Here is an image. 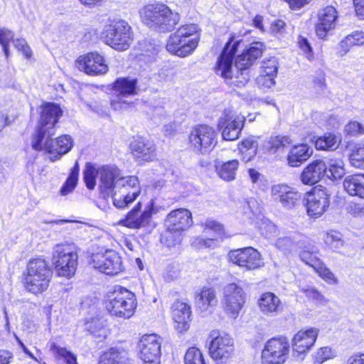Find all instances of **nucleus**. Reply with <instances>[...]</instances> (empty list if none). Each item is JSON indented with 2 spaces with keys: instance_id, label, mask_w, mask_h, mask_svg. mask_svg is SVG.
<instances>
[{
  "instance_id": "nucleus-1",
  "label": "nucleus",
  "mask_w": 364,
  "mask_h": 364,
  "mask_svg": "<svg viewBox=\"0 0 364 364\" xmlns=\"http://www.w3.org/2000/svg\"><path fill=\"white\" fill-rule=\"evenodd\" d=\"M97 176L101 193L111 194L113 205L117 208H128L141 193L136 176H122L120 170L114 166H103L97 169L91 163H87L83 170V179L88 189L95 188Z\"/></svg>"
},
{
  "instance_id": "nucleus-2",
  "label": "nucleus",
  "mask_w": 364,
  "mask_h": 364,
  "mask_svg": "<svg viewBox=\"0 0 364 364\" xmlns=\"http://www.w3.org/2000/svg\"><path fill=\"white\" fill-rule=\"evenodd\" d=\"M240 41V40L235 41L234 36L229 39L218 58L215 67L217 75L225 79L235 77L232 83L239 87L244 86L249 81L250 68L262 55L264 50L262 43H251L241 55L237 57L235 70H233L232 60Z\"/></svg>"
},
{
  "instance_id": "nucleus-3",
  "label": "nucleus",
  "mask_w": 364,
  "mask_h": 364,
  "mask_svg": "<svg viewBox=\"0 0 364 364\" xmlns=\"http://www.w3.org/2000/svg\"><path fill=\"white\" fill-rule=\"evenodd\" d=\"M144 23L159 32H168L175 28L180 21V16L162 3L149 4L140 10Z\"/></svg>"
},
{
  "instance_id": "nucleus-4",
  "label": "nucleus",
  "mask_w": 364,
  "mask_h": 364,
  "mask_svg": "<svg viewBox=\"0 0 364 364\" xmlns=\"http://www.w3.org/2000/svg\"><path fill=\"white\" fill-rule=\"evenodd\" d=\"M52 261L58 276L71 278L75 274L78 263L76 245L69 242L57 244L53 250Z\"/></svg>"
},
{
  "instance_id": "nucleus-5",
  "label": "nucleus",
  "mask_w": 364,
  "mask_h": 364,
  "mask_svg": "<svg viewBox=\"0 0 364 364\" xmlns=\"http://www.w3.org/2000/svg\"><path fill=\"white\" fill-rule=\"evenodd\" d=\"M25 277V287L33 294L44 291L48 287L53 271L48 262L43 258H36L29 261Z\"/></svg>"
},
{
  "instance_id": "nucleus-6",
  "label": "nucleus",
  "mask_w": 364,
  "mask_h": 364,
  "mask_svg": "<svg viewBox=\"0 0 364 364\" xmlns=\"http://www.w3.org/2000/svg\"><path fill=\"white\" fill-rule=\"evenodd\" d=\"M136 305L135 294L122 287H116L106 301V309L109 313L122 318L132 317Z\"/></svg>"
},
{
  "instance_id": "nucleus-7",
  "label": "nucleus",
  "mask_w": 364,
  "mask_h": 364,
  "mask_svg": "<svg viewBox=\"0 0 364 364\" xmlns=\"http://www.w3.org/2000/svg\"><path fill=\"white\" fill-rule=\"evenodd\" d=\"M61 114L62 110L57 104L48 102L41 107L39 126L33 136V149H41V139L46 138V134L48 136L54 134L53 132L54 125L58 122Z\"/></svg>"
},
{
  "instance_id": "nucleus-8",
  "label": "nucleus",
  "mask_w": 364,
  "mask_h": 364,
  "mask_svg": "<svg viewBox=\"0 0 364 364\" xmlns=\"http://www.w3.org/2000/svg\"><path fill=\"white\" fill-rule=\"evenodd\" d=\"M105 42L118 51L127 50L133 41L131 26L124 20L113 21L104 31Z\"/></svg>"
},
{
  "instance_id": "nucleus-9",
  "label": "nucleus",
  "mask_w": 364,
  "mask_h": 364,
  "mask_svg": "<svg viewBox=\"0 0 364 364\" xmlns=\"http://www.w3.org/2000/svg\"><path fill=\"white\" fill-rule=\"evenodd\" d=\"M290 345L287 338L275 337L268 340L262 351L263 364H284L289 358Z\"/></svg>"
},
{
  "instance_id": "nucleus-10",
  "label": "nucleus",
  "mask_w": 364,
  "mask_h": 364,
  "mask_svg": "<svg viewBox=\"0 0 364 364\" xmlns=\"http://www.w3.org/2000/svg\"><path fill=\"white\" fill-rule=\"evenodd\" d=\"M154 213L153 201H151L143 210L142 203L139 201L125 217L119 221V225L134 230L146 228L149 225Z\"/></svg>"
},
{
  "instance_id": "nucleus-11",
  "label": "nucleus",
  "mask_w": 364,
  "mask_h": 364,
  "mask_svg": "<svg viewBox=\"0 0 364 364\" xmlns=\"http://www.w3.org/2000/svg\"><path fill=\"white\" fill-rule=\"evenodd\" d=\"M216 132L208 125L196 127L189 135L191 147L196 152L204 154L213 149L217 143Z\"/></svg>"
},
{
  "instance_id": "nucleus-12",
  "label": "nucleus",
  "mask_w": 364,
  "mask_h": 364,
  "mask_svg": "<svg viewBox=\"0 0 364 364\" xmlns=\"http://www.w3.org/2000/svg\"><path fill=\"white\" fill-rule=\"evenodd\" d=\"M245 302V293L240 285L231 283L224 287L222 303L224 311L230 317L236 318Z\"/></svg>"
},
{
  "instance_id": "nucleus-13",
  "label": "nucleus",
  "mask_w": 364,
  "mask_h": 364,
  "mask_svg": "<svg viewBox=\"0 0 364 364\" xmlns=\"http://www.w3.org/2000/svg\"><path fill=\"white\" fill-rule=\"evenodd\" d=\"M328 190L322 186H316L305 196L307 213L311 217L318 218L323 215L329 205Z\"/></svg>"
},
{
  "instance_id": "nucleus-14",
  "label": "nucleus",
  "mask_w": 364,
  "mask_h": 364,
  "mask_svg": "<svg viewBox=\"0 0 364 364\" xmlns=\"http://www.w3.org/2000/svg\"><path fill=\"white\" fill-rule=\"evenodd\" d=\"M93 267L108 275H116L123 269L122 260L114 250H108L92 257Z\"/></svg>"
},
{
  "instance_id": "nucleus-15",
  "label": "nucleus",
  "mask_w": 364,
  "mask_h": 364,
  "mask_svg": "<svg viewBox=\"0 0 364 364\" xmlns=\"http://www.w3.org/2000/svg\"><path fill=\"white\" fill-rule=\"evenodd\" d=\"M40 143L41 149H34L36 151L45 149L47 152L53 156L50 157L52 161L60 159V157L68 153L73 146V141L69 135H61L55 139H51V136L46 134V138H41Z\"/></svg>"
},
{
  "instance_id": "nucleus-16",
  "label": "nucleus",
  "mask_w": 364,
  "mask_h": 364,
  "mask_svg": "<svg viewBox=\"0 0 364 364\" xmlns=\"http://www.w3.org/2000/svg\"><path fill=\"white\" fill-rule=\"evenodd\" d=\"M228 258L230 262L247 270L255 269L262 264L259 252L251 247L231 250Z\"/></svg>"
},
{
  "instance_id": "nucleus-17",
  "label": "nucleus",
  "mask_w": 364,
  "mask_h": 364,
  "mask_svg": "<svg viewBox=\"0 0 364 364\" xmlns=\"http://www.w3.org/2000/svg\"><path fill=\"white\" fill-rule=\"evenodd\" d=\"M139 356L146 364H160L161 342L156 334L143 336L139 342Z\"/></svg>"
},
{
  "instance_id": "nucleus-18",
  "label": "nucleus",
  "mask_w": 364,
  "mask_h": 364,
  "mask_svg": "<svg viewBox=\"0 0 364 364\" xmlns=\"http://www.w3.org/2000/svg\"><path fill=\"white\" fill-rule=\"evenodd\" d=\"M235 351L233 339L228 334L214 338L209 346L211 358L219 363H225Z\"/></svg>"
},
{
  "instance_id": "nucleus-19",
  "label": "nucleus",
  "mask_w": 364,
  "mask_h": 364,
  "mask_svg": "<svg viewBox=\"0 0 364 364\" xmlns=\"http://www.w3.org/2000/svg\"><path fill=\"white\" fill-rule=\"evenodd\" d=\"M271 196L274 201L281 203L287 209L296 207L301 199V193L285 184L274 185L271 188Z\"/></svg>"
},
{
  "instance_id": "nucleus-20",
  "label": "nucleus",
  "mask_w": 364,
  "mask_h": 364,
  "mask_svg": "<svg viewBox=\"0 0 364 364\" xmlns=\"http://www.w3.org/2000/svg\"><path fill=\"white\" fill-rule=\"evenodd\" d=\"M76 65L80 70L90 75H102L108 71L104 58L97 53H90L80 56L76 61Z\"/></svg>"
},
{
  "instance_id": "nucleus-21",
  "label": "nucleus",
  "mask_w": 364,
  "mask_h": 364,
  "mask_svg": "<svg viewBox=\"0 0 364 364\" xmlns=\"http://www.w3.org/2000/svg\"><path fill=\"white\" fill-rule=\"evenodd\" d=\"M245 117L243 116H229L225 115L220 117L218 127L222 130V136L227 141H233L238 139L240 132L243 128Z\"/></svg>"
},
{
  "instance_id": "nucleus-22",
  "label": "nucleus",
  "mask_w": 364,
  "mask_h": 364,
  "mask_svg": "<svg viewBox=\"0 0 364 364\" xmlns=\"http://www.w3.org/2000/svg\"><path fill=\"white\" fill-rule=\"evenodd\" d=\"M337 18V11L333 6H326L319 11V21L316 26V32L321 39H323L328 32L335 28Z\"/></svg>"
},
{
  "instance_id": "nucleus-23",
  "label": "nucleus",
  "mask_w": 364,
  "mask_h": 364,
  "mask_svg": "<svg viewBox=\"0 0 364 364\" xmlns=\"http://www.w3.org/2000/svg\"><path fill=\"white\" fill-rule=\"evenodd\" d=\"M318 333L314 328L299 331L292 339L293 350L299 354L306 353L315 343Z\"/></svg>"
},
{
  "instance_id": "nucleus-24",
  "label": "nucleus",
  "mask_w": 364,
  "mask_h": 364,
  "mask_svg": "<svg viewBox=\"0 0 364 364\" xmlns=\"http://www.w3.org/2000/svg\"><path fill=\"white\" fill-rule=\"evenodd\" d=\"M134 158L139 163L150 161L156 157V149L152 141L142 138L134 139L130 144Z\"/></svg>"
},
{
  "instance_id": "nucleus-25",
  "label": "nucleus",
  "mask_w": 364,
  "mask_h": 364,
  "mask_svg": "<svg viewBox=\"0 0 364 364\" xmlns=\"http://www.w3.org/2000/svg\"><path fill=\"white\" fill-rule=\"evenodd\" d=\"M326 162L321 159L309 164L300 175L301 182L305 185H314L321 180L326 173Z\"/></svg>"
},
{
  "instance_id": "nucleus-26",
  "label": "nucleus",
  "mask_w": 364,
  "mask_h": 364,
  "mask_svg": "<svg viewBox=\"0 0 364 364\" xmlns=\"http://www.w3.org/2000/svg\"><path fill=\"white\" fill-rule=\"evenodd\" d=\"M166 223L171 230L183 232L192 225L191 213L184 208L173 210L167 215Z\"/></svg>"
},
{
  "instance_id": "nucleus-27",
  "label": "nucleus",
  "mask_w": 364,
  "mask_h": 364,
  "mask_svg": "<svg viewBox=\"0 0 364 364\" xmlns=\"http://www.w3.org/2000/svg\"><path fill=\"white\" fill-rule=\"evenodd\" d=\"M258 304L260 311L267 316H276L284 309V304L274 293L266 292L260 296Z\"/></svg>"
},
{
  "instance_id": "nucleus-28",
  "label": "nucleus",
  "mask_w": 364,
  "mask_h": 364,
  "mask_svg": "<svg viewBox=\"0 0 364 364\" xmlns=\"http://www.w3.org/2000/svg\"><path fill=\"white\" fill-rule=\"evenodd\" d=\"M174 34H171L166 43V50L174 55H176L179 57H186L190 55L195 50L198 45V42H196L193 46H191L189 41H191V38H179V41H176L173 40Z\"/></svg>"
},
{
  "instance_id": "nucleus-29",
  "label": "nucleus",
  "mask_w": 364,
  "mask_h": 364,
  "mask_svg": "<svg viewBox=\"0 0 364 364\" xmlns=\"http://www.w3.org/2000/svg\"><path fill=\"white\" fill-rule=\"evenodd\" d=\"M313 154V149L306 144H300L291 148L287 161L289 166L298 167L306 161Z\"/></svg>"
},
{
  "instance_id": "nucleus-30",
  "label": "nucleus",
  "mask_w": 364,
  "mask_h": 364,
  "mask_svg": "<svg viewBox=\"0 0 364 364\" xmlns=\"http://www.w3.org/2000/svg\"><path fill=\"white\" fill-rule=\"evenodd\" d=\"M136 80L129 77L117 78L112 85L116 97H127L136 94Z\"/></svg>"
},
{
  "instance_id": "nucleus-31",
  "label": "nucleus",
  "mask_w": 364,
  "mask_h": 364,
  "mask_svg": "<svg viewBox=\"0 0 364 364\" xmlns=\"http://www.w3.org/2000/svg\"><path fill=\"white\" fill-rule=\"evenodd\" d=\"M99 364H132L128 352L121 348H111L101 357Z\"/></svg>"
},
{
  "instance_id": "nucleus-32",
  "label": "nucleus",
  "mask_w": 364,
  "mask_h": 364,
  "mask_svg": "<svg viewBox=\"0 0 364 364\" xmlns=\"http://www.w3.org/2000/svg\"><path fill=\"white\" fill-rule=\"evenodd\" d=\"M343 186L349 195L364 198V174L348 176Z\"/></svg>"
},
{
  "instance_id": "nucleus-33",
  "label": "nucleus",
  "mask_w": 364,
  "mask_h": 364,
  "mask_svg": "<svg viewBox=\"0 0 364 364\" xmlns=\"http://www.w3.org/2000/svg\"><path fill=\"white\" fill-rule=\"evenodd\" d=\"M218 304L215 292L212 289H203L196 297V304L201 312H206Z\"/></svg>"
},
{
  "instance_id": "nucleus-34",
  "label": "nucleus",
  "mask_w": 364,
  "mask_h": 364,
  "mask_svg": "<svg viewBox=\"0 0 364 364\" xmlns=\"http://www.w3.org/2000/svg\"><path fill=\"white\" fill-rule=\"evenodd\" d=\"M199 31L200 29L197 24H185L178 28V29L173 33V40L176 39V42L180 41L179 38H191V41H189V43H191V46H193L196 42H199L200 41Z\"/></svg>"
},
{
  "instance_id": "nucleus-35",
  "label": "nucleus",
  "mask_w": 364,
  "mask_h": 364,
  "mask_svg": "<svg viewBox=\"0 0 364 364\" xmlns=\"http://www.w3.org/2000/svg\"><path fill=\"white\" fill-rule=\"evenodd\" d=\"M364 45V32L356 31L346 36L339 43L342 55L346 54L353 46Z\"/></svg>"
},
{
  "instance_id": "nucleus-36",
  "label": "nucleus",
  "mask_w": 364,
  "mask_h": 364,
  "mask_svg": "<svg viewBox=\"0 0 364 364\" xmlns=\"http://www.w3.org/2000/svg\"><path fill=\"white\" fill-rule=\"evenodd\" d=\"M239 161L236 159L230 160L217 166L219 176L224 181H230L235 179Z\"/></svg>"
},
{
  "instance_id": "nucleus-37",
  "label": "nucleus",
  "mask_w": 364,
  "mask_h": 364,
  "mask_svg": "<svg viewBox=\"0 0 364 364\" xmlns=\"http://www.w3.org/2000/svg\"><path fill=\"white\" fill-rule=\"evenodd\" d=\"M343 162L341 159H330L326 162V176L331 180L341 178L345 174Z\"/></svg>"
},
{
  "instance_id": "nucleus-38",
  "label": "nucleus",
  "mask_w": 364,
  "mask_h": 364,
  "mask_svg": "<svg viewBox=\"0 0 364 364\" xmlns=\"http://www.w3.org/2000/svg\"><path fill=\"white\" fill-rule=\"evenodd\" d=\"M79 172L80 166L77 161H76L74 166L70 170L69 176L60 188L62 196H66L74 190L77 183Z\"/></svg>"
},
{
  "instance_id": "nucleus-39",
  "label": "nucleus",
  "mask_w": 364,
  "mask_h": 364,
  "mask_svg": "<svg viewBox=\"0 0 364 364\" xmlns=\"http://www.w3.org/2000/svg\"><path fill=\"white\" fill-rule=\"evenodd\" d=\"M50 350L57 358L63 359L67 364H77L76 356L65 348L60 347L55 343H52Z\"/></svg>"
},
{
  "instance_id": "nucleus-40",
  "label": "nucleus",
  "mask_w": 364,
  "mask_h": 364,
  "mask_svg": "<svg viewBox=\"0 0 364 364\" xmlns=\"http://www.w3.org/2000/svg\"><path fill=\"white\" fill-rule=\"evenodd\" d=\"M339 141L332 134H328L318 138L315 141V146L320 150H335L338 146Z\"/></svg>"
},
{
  "instance_id": "nucleus-41",
  "label": "nucleus",
  "mask_w": 364,
  "mask_h": 364,
  "mask_svg": "<svg viewBox=\"0 0 364 364\" xmlns=\"http://www.w3.org/2000/svg\"><path fill=\"white\" fill-rule=\"evenodd\" d=\"M182 232L171 230L167 226L166 230L163 233L161 242L167 247L171 248L179 245L181 242Z\"/></svg>"
},
{
  "instance_id": "nucleus-42",
  "label": "nucleus",
  "mask_w": 364,
  "mask_h": 364,
  "mask_svg": "<svg viewBox=\"0 0 364 364\" xmlns=\"http://www.w3.org/2000/svg\"><path fill=\"white\" fill-rule=\"evenodd\" d=\"M258 143L253 138H247L244 139L240 145V151L245 154L247 161H250L257 154Z\"/></svg>"
},
{
  "instance_id": "nucleus-43",
  "label": "nucleus",
  "mask_w": 364,
  "mask_h": 364,
  "mask_svg": "<svg viewBox=\"0 0 364 364\" xmlns=\"http://www.w3.org/2000/svg\"><path fill=\"white\" fill-rule=\"evenodd\" d=\"M297 245L295 238L291 236L280 237L275 242V247L285 253L296 250Z\"/></svg>"
},
{
  "instance_id": "nucleus-44",
  "label": "nucleus",
  "mask_w": 364,
  "mask_h": 364,
  "mask_svg": "<svg viewBox=\"0 0 364 364\" xmlns=\"http://www.w3.org/2000/svg\"><path fill=\"white\" fill-rule=\"evenodd\" d=\"M218 237H210L203 238L202 237H196L191 240V245L196 249L215 248L218 246Z\"/></svg>"
},
{
  "instance_id": "nucleus-45",
  "label": "nucleus",
  "mask_w": 364,
  "mask_h": 364,
  "mask_svg": "<svg viewBox=\"0 0 364 364\" xmlns=\"http://www.w3.org/2000/svg\"><path fill=\"white\" fill-rule=\"evenodd\" d=\"M184 364H205L200 350L191 347L188 349L184 355Z\"/></svg>"
},
{
  "instance_id": "nucleus-46",
  "label": "nucleus",
  "mask_w": 364,
  "mask_h": 364,
  "mask_svg": "<svg viewBox=\"0 0 364 364\" xmlns=\"http://www.w3.org/2000/svg\"><path fill=\"white\" fill-rule=\"evenodd\" d=\"M349 160L353 166H364V141L355 146L349 156Z\"/></svg>"
},
{
  "instance_id": "nucleus-47",
  "label": "nucleus",
  "mask_w": 364,
  "mask_h": 364,
  "mask_svg": "<svg viewBox=\"0 0 364 364\" xmlns=\"http://www.w3.org/2000/svg\"><path fill=\"white\" fill-rule=\"evenodd\" d=\"M300 258L306 264L313 267L314 269H316L322 263L318 257V252L316 250H303L300 253Z\"/></svg>"
},
{
  "instance_id": "nucleus-48",
  "label": "nucleus",
  "mask_w": 364,
  "mask_h": 364,
  "mask_svg": "<svg viewBox=\"0 0 364 364\" xmlns=\"http://www.w3.org/2000/svg\"><path fill=\"white\" fill-rule=\"evenodd\" d=\"M14 34L11 31L6 28H0V44L6 58L9 55V43L14 40Z\"/></svg>"
},
{
  "instance_id": "nucleus-49",
  "label": "nucleus",
  "mask_w": 364,
  "mask_h": 364,
  "mask_svg": "<svg viewBox=\"0 0 364 364\" xmlns=\"http://www.w3.org/2000/svg\"><path fill=\"white\" fill-rule=\"evenodd\" d=\"M204 225V232L205 234H209L210 231H213V235L212 237H218V242L222 241L224 231L220 223L215 220H207Z\"/></svg>"
},
{
  "instance_id": "nucleus-50",
  "label": "nucleus",
  "mask_w": 364,
  "mask_h": 364,
  "mask_svg": "<svg viewBox=\"0 0 364 364\" xmlns=\"http://www.w3.org/2000/svg\"><path fill=\"white\" fill-rule=\"evenodd\" d=\"M262 73L269 76H276L278 69V63L275 57H272L262 61L261 66Z\"/></svg>"
},
{
  "instance_id": "nucleus-51",
  "label": "nucleus",
  "mask_w": 364,
  "mask_h": 364,
  "mask_svg": "<svg viewBox=\"0 0 364 364\" xmlns=\"http://www.w3.org/2000/svg\"><path fill=\"white\" fill-rule=\"evenodd\" d=\"M314 270L327 283L330 284H337L338 283V280L333 273L323 262Z\"/></svg>"
},
{
  "instance_id": "nucleus-52",
  "label": "nucleus",
  "mask_w": 364,
  "mask_h": 364,
  "mask_svg": "<svg viewBox=\"0 0 364 364\" xmlns=\"http://www.w3.org/2000/svg\"><path fill=\"white\" fill-rule=\"evenodd\" d=\"M325 242L335 251L343 247L344 244L341 234L336 232L328 233L325 238Z\"/></svg>"
},
{
  "instance_id": "nucleus-53",
  "label": "nucleus",
  "mask_w": 364,
  "mask_h": 364,
  "mask_svg": "<svg viewBox=\"0 0 364 364\" xmlns=\"http://www.w3.org/2000/svg\"><path fill=\"white\" fill-rule=\"evenodd\" d=\"M185 316L191 317V310L189 305L181 301H177L175 303L172 311V316Z\"/></svg>"
},
{
  "instance_id": "nucleus-54",
  "label": "nucleus",
  "mask_w": 364,
  "mask_h": 364,
  "mask_svg": "<svg viewBox=\"0 0 364 364\" xmlns=\"http://www.w3.org/2000/svg\"><path fill=\"white\" fill-rule=\"evenodd\" d=\"M174 321V328L178 333H183L188 331L190 328L191 317L185 316H175L173 317Z\"/></svg>"
},
{
  "instance_id": "nucleus-55",
  "label": "nucleus",
  "mask_w": 364,
  "mask_h": 364,
  "mask_svg": "<svg viewBox=\"0 0 364 364\" xmlns=\"http://www.w3.org/2000/svg\"><path fill=\"white\" fill-rule=\"evenodd\" d=\"M334 353L330 347L326 346L321 348L314 355V360L316 363H322L324 361L332 358Z\"/></svg>"
},
{
  "instance_id": "nucleus-56",
  "label": "nucleus",
  "mask_w": 364,
  "mask_h": 364,
  "mask_svg": "<svg viewBox=\"0 0 364 364\" xmlns=\"http://www.w3.org/2000/svg\"><path fill=\"white\" fill-rule=\"evenodd\" d=\"M290 143V139L287 136H276L271 137L269 141V149L277 151L280 147H283Z\"/></svg>"
},
{
  "instance_id": "nucleus-57",
  "label": "nucleus",
  "mask_w": 364,
  "mask_h": 364,
  "mask_svg": "<svg viewBox=\"0 0 364 364\" xmlns=\"http://www.w3.org/2000/svg\"><path fill=\"white\" fill-rule=\"evenodd\" d=\"M345 132L348 135L356 136L364 132V127L356 121L350 122L345 127Z\"/></svg>"
},
{
  "instance_id": "nucleus-58",
  "label": "nucleus",
  "mask_w": 364,
  "mask_h": 364,
  "mask_svg": "<svg viewBox=\"0 0 364 364\" xmlns=\"http://www.w3.org/2000/svg\"><path fill=\"white\" fill-rule=\"evenodd\" d=\"M14 46L18 50L22 51L26 58H30L31 57L32 51L24 39L17 38L14 40Z\"/></svg>"
},
{
  "instance_id": "nucleus-59",
  "label": "nucleus",
  "mask_w": 364,
  "mask_h": 364,
  "mask_svg": "<svg viewBox=\"0 0 364 364\" xmlns=\"http://www.w3.org/2000/svg\"><path fill=\"white\" fill-rule=\"evenodd\" d=\"M306 296L309 299H312L316 301L322 302L325 301L324 296L318 290L314 288H306L301 289Z\"/></svg>"
},
{
  "instance_id": "nucleus-60",
  "label": "nucleus",
  "mask_w": 364,
  "mask_h": 364,
  "mask_svg": "<svg viewBox=\"0 0 364 364\" xmlns=\"http://www.w3.org/2000/svg\"><path fill=\"white\" fill-rule=\"evenodd\" d=\"M274 78V76H269L264 73H261V75L257 78V82L259 86L271 87L275 83Z\"/></svg>"
},
{
  "instance_id": "nucleus-61",
  "label": "nucleus",
  "mask_w": 364,
  "mask_h": 364,
  "mask_svg": "<svg viewBox=\"0 0 364 364\" xmlns=\"http://www.w3.org/2000/svg\"><path fill=\"white\" fill-rule=\"evenodd\" d=\"M122 97H116L111 100V106L114 110H122L127 109L131 103L122 100Z\"/></svg>"
},
{
  "instance_id": "nucleus-62",
  "label": "nucleus",
  "mask_w": 364,
  "mask_h": 364,
  "mask_svg": "<svg viewBox=\"0 0 364 364\" xmlns=\"http://www.w3.org/2000/svg\"><path fill=\"white\" fill-rule=\"evenodd\" d=\"M292 10H297L309 3V0H284Z\"/></svg>"
},
{
  "instance_id": "nucleus-63",
  "label": "nucleus",
  "mask_w": 364,
  "mask_h": 364,
  "mask_svg": "<svg viewBox=\"0 0 364 364\" xmlns=\"http://www.w3.org/2000/svg\"><path fill=\"white\" fill-rule=\"evenodd\" d=\"M356 14L364 18V0H353Z\"/></svg>"
},
{
  "instance_id": "nucleus-64",
  "label": "nucleus",
  "mask_w": 364,
  "mask_h": 364,
  "mask_svg": "<svg viewBox=\"0 0 364 364\" xmlns=\"http://www.w3.org/2000/svg\"><path fill=\"white\" fill-rule=\"evenodd\" d=\"M348 364H364V354L358 353L352 355L348 359Z\"/></svg>"
}]
</instances>
